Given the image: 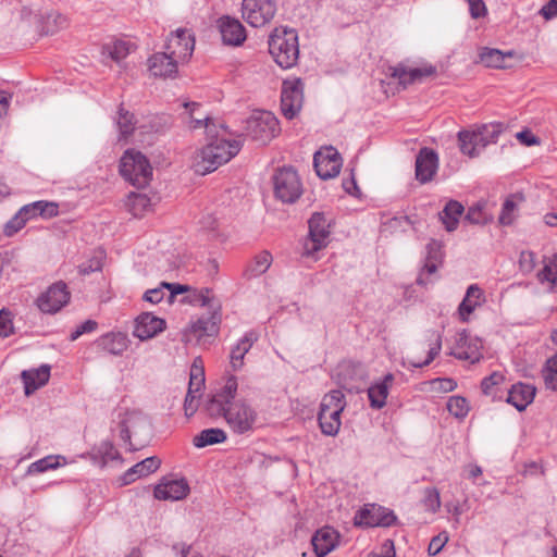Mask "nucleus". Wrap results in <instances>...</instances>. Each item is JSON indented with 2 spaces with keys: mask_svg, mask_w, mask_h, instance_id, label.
<instances>
[{
  "mask_svg": "<svg viewBox=\"0 0 557 557\" xmlns=\"http://www.w3.org/2000/svg\"><path fill=\"white\" fill-rule=\"evenodd\" d=\"M256 419V410L245 401L231 404L225 412L228 426L238 434L252 430Z\"/></svg>",
  "mask_w": 557,
  "mask_h": 557,
  "instance_id": "nucleus-10",
  "label": "nucleus"
},
{
  "mask_svg": "<svg viewBox=\"0 0 557 557\" xmlns=\"http://www.w3.org/2000/svg\"><path fill=\"white\" fill-rule=\"evenodd\" d=\"M197 398H198V395L194 393V389L187 391L185 401H184L185 414L187 417L193 416L197 411V408H198Z\"/></svg>",
  "mask_w": 557,
  "mask_h": 557,
  "instance_id": "nucleus-63",
  "label": "nucleus"
},
{
  "mask_svg": "<svg viewBox=\"0 0 557 557\" xmlns=\"http://www.w3.org/2000/svg\"><path fill=\"white\" fill-rule=\"evenodd\" d=\"M58 205L55 202H49V201H35L28 205L24 206V211L27 212V210H36L37 216H42L46 219L53 218L58 215Z\"/></svg>",
  "mask_w": 557,
  "mask_h": 557,
  "instance_id": "nucleus-41",
  "label": "nucleus"
},
{
  "mask_svg": "<svg viewBox=\"0 0 557 557\" xmlns=\"http://www.w3.org/2000/svg\"><path fill=\"white\" fill-rule=\"evenodd\" d=\"M226 440V433L222 429H206L196 435L193 443L202 448L209 445L220 444Z\"/></svg>",
  "mask_w": 557,
  "mask_h": 557,
  "instance_id": "nucleus-37",
  "label": "nucleus"
},
{
  "mask_svg": "<svg viewBox=\"0 0 557 557\" xmlns=\"http://www.w3.org/2000/svg\"><path fill=\"white\" fill-rule=\"evenodd\" d=\"M189 493L185 479L163 480L154 487V497L161 500H181Z\"/></svg>",
  "mask_w": 557,
  "mask_h": 557,
  "instance_id": "nucleus-17",
  "label": "nucleus"
},
{
  "mask_svg": "<svg viewBox=\"0 0 557 557\" xmlns=\"http://www.w3.org/2000/svg\"><path fill=\"white\" fill-rule=\"evenodd\" d=\"M422 502L426 510L435 513L441 508V496L438 490L435 487L425 488Z\"/></svg>",
  "mask_w": 557,
  "mask_h": 557,
  "instance_id": "nucleus-52",
  "label": "nucleus"
},
{
  "mask_svg": "<svg viewBox=\"0 0 557 557\" xmlns=\"http://www.w3.org/2000/svg\"><path fill=\"white\" fill-rule=\"evenodd\" d=\"M269 51L282 69L293 67L299 57L296 30L275 28L269 38Z\"/></svg>",
  "mask_w": 557,
  "mask_h": 557,
  "instance_id": "nucleus-2",
  "label": "nucleus"
},
{
  "mask_svg": "<svg viewBox=\"0 0 557 557\" xmlns=\"http://www.w3.org/2000/svg\"><path fill=\"white\" fill-rule=\"evenodd\" d=\"M391 76L397 78L399 84L407 86L414 82L421 81L423 77L431 76L435 73V67L430 65L425 67H406L403 64H398L391 67Z\"/></svg>",
  "mask_w": 557,
  "mask_h": 557,
  "instance_id": "nucleus-22",
  "label": "nucleus"
},
{
  "mask_svg": "<svg viewBox=\"0 0 557 557\" xmlns=\"http://www.w3.org/2000/svg\"><path fill=\"white\" fill-rule=\"evenodd\" d=\"M98 346L115 356L122 355L128 347V338L127 335L117 332V333H108L102 335L98 342Z\"/></svg>",
  "mask_w": 557,
  "mask_h": 557,
  "instance_id": "nucleus-30",
  "label": "nucleus"
},
{
  "mask_svg": "<svg viewBox=\"0 0 557 557\" xmlns=\"http://www.w3.org/2000/svg\"><path fill=\"white\" fill-rule=\"evenodd\" d=\"M219 28L222 40L225 45L239 46L246 39V29L244 25L234 17L222 16L219 20Z\"/></svg>",
  "mask_w": 557,
  "mask_h": 557,
  "instance_id": "nucleus-18",
  "label": "nucleus"
},
{
  "mask_svg": "<svg viewBox=\"0 0 557 557\" xmlns=\"http://www.w3.org/2000/svg\"><path fill=\"white\" fill-rule=\"evenodd\" d=\"M483 299V292L476 285L472 284L468 287L465 298L459 305L458 311L462 321H467L468 317L474 311V309L481 305Z\"/></svg>",
  "mask_w": 557,
  "mask_h": 557,
  "instance_id": "nucleus-31",
  "label": "nucleus"
},
{
  "mask_svg": "<svg viewBox=\"0 0 557 557\" xmlns=\"http://www.w3.org/2000/svg\"><path fill=\"white\" fill-rule=\"evenodd\" d=\"M309 235L304 244L302 256L312 257L326 247L330 236V223L321 212H314L308 221Z\"/></svg>",
  "mask_w": 557,
  "mask_h": 557,
  "instance_id": "nucleus-7",
  "label": "nucleus"
},
{
  "mask_svg": "<svg viewBox=\"0 0 557 557\" xmlns=\"http://www.w3.org/2000/svg\"><path fill=\"white\" fill-rule=\"evenodd\" d=\"M208 138L210 141L197 152L193 162L195 172L201 175L213 172L228 162L242 147L239 140L222 138L216 131L213 133V137Z\"/></svg>",
  "mask_w": 557,
  "mask_h": 557,
  "instance_id": "nucleus-1",
  "label": "nucleus"
},
{
  "mask_svg": "<svg viewBox=\"0 0 557 557\" xmlns=\"http://www.w3.org/2000/svg\"><path fill=\"white\" fill-rule=\"evenodd\" d=\"M237 386V380L235 376L232 375L226 380L225 385L219 393H216V395L221 397L223 400H225L230 406L231 404H233L232 400L236 396Z\"/></svg>",
  "mask_w": 557,
  "mask_h": 557,
  "instance_id": "nucleus-53",
  "label": "nucleus"
},
{
  "mask_svg": "<svg viewBox=\"0 0 557 557\" xmlns=\"http://www.w3.org/2000/svg\"><path fill=\"white\" fill-rule=\"evenodd\" d=\"M446 408L457 419H463L469 412V405L461 396H451L447 400Z\"/></svg>",
  "mask_w": 557,
  "mask_h": 557,
  "instance_id": "nucleus-45",
  "label": "nucleus"
},
{
  "mask_svg": "<svg viewBox=\"0 0 557 557\" xmlns=\"http://www.w3.org/2000/svg\"><path fill=\"white\" fill-rule=\"evenodd\" d=\"M482 342L478 337L471 336L466 330L458 333L456 346L450 355L460 360H467L471 363L480 361L482 358Z\"/></svg>",
  "mask_w": 557,
  "mask_h": 557,
  "instance_id": "nucleus-13",
  "label": "nucleus"
},
{
  "mask_svg": "<svg viewBox=\"0 0 557 557\" xmlns=\"http://www.w3.org/2000/svg\"><path fill=\"white\" fill-rule=\"evenodd\" d=\"M183 106L188 110L189 127L193 129L205 127L207 136L213 137V133L215 132V124L213 120L208 115H203V117L195 116V111L200 110L201 106L198 102H184Z\"/></svg>",
  "mask_w": 557,
  "mask_h": 557,
  "instance_id": "nucleus-35",
  "label": "nucleus"
},
{
  "mask_svg": "<svg viewBox=\"0 0 557 557\" xmlns=\"http://www.w3.org/2000/svg\"><path fill=\"white\" fill-rule=\"evenodd\" d=\"M540 282H549L555 284L557 282V255H554L544 268L537 273Z\"/></svg>",
  "mask_w": 557,
  "mask_h": 557,
  "instance_id": "nucleus-49",
  "label": "nucleus"
},
{
  "mask_svg": "<svg viewBox=\"0 0 557 557\" xmlns=\"http://www.w3.org/2000/svg\"><path fill=\"white\" fill-rule=\"evenodd\" d=\"M14 327L12 322V313L9 310H0V337L5 338L13 334Z\"/></svg>",
  "mask_w": 557,
  "mask_h": 557,
  "instance_id": "nucleus-55",
  "label": "nucleus"
},
{
  "mask_svg": "<svg viewBox=\"0 0 557 557\" xmlns=\"http://www.w3.org/2000/svg\"><path fill=\"white\" fill-rule=\"evenodd\" d=\"M228 409V404L219 397L216 394L213 395L206 405V410L210 417H224Z\"/></svg>",
  "mask_w": 557,
  "mask_h": 557,
  "instance_id": "nucleus-50",
  "label": "nucleus"
},
{
  "mask_svg": "<svg viewBox=\"0 0 557 557\" xmlns=\"http://www.w3.org/2000/svg\"><path fill=\"white\" fill-rule=\"evenodd\" d=\"M116 124L120 129L121 136L125 138L129 136L135 128L134 115L128 111L124 110L123 108H120Z\"/></svg>",
  "mask_w": 557,
  "mask_h": 557,
  "instance_id": "nucleus-48",
  "label": "nucleus"
},
{
  "mask_svg": "<svg viewBox=\"0 0 557 557\" xmlns=\"http://www.w3.org/2000/svg\"><path fill=\"white\" fill-rule=\"evenodd\" d=\"M446 542H447L446 535L442 536V534H440L437 536H434L431 540L429 547H428L429 554L431 556H435L436 554H438L442 550V548L444 547Z\"/></svg>",
  "mask_w": 557,
  "mask_h": 557,
  "instance_id": "nucleus-64",
  "label": "nucleus"
},
{
  "mask_svg": "<svg viewBox=\"0 0 557 557\" xmlns=\"http://www.w3.org/2000/svg\"><path fill=\"white\" fill-rule=\"evenodd\" d=\"M120 173L137 188L146 187L152 178V168L140 151L128 149L120 161Z\"/></svg>",
  "mask_w": 557,
  "mask_h": 557,
  "instance_id": "nucleus-3",
  "label": "nucleus"
},
{
  "mask_svg": "<svg viewBox=\"0 0 557 557\" xmlns=\"http://www.w3.org/2000/svg\"><path fill=\"white\" fill-rule=\"evenodd\" d=\"M543 377L546 387L557 391V354L546 361Z\"/></svg>",
  "mask_w": 557,
  "mask_h": 557,
  "instance_id": "nucleus-47",
  "label": "nucleus"
},
{
  "mask_svg": "<svg viewBox=\"0 0 557 557\" xmlns=\"http://www.w3.org/2000/svg\"><path fill=\"white\" fill-rule=\"evenodd\" d=\"M463 211V206L457 200H449L445 205L438 215L447 232H453L457 228Z\"/></svg>",
  "mask_w": 557,
  "mask_h": 557,
  "instance_id": "nucleus-33",
  "label": "nucleus"
},
{
  "mask_svg": "<svg viewBox=\"0 0 557 557\" xmlns=\"http://www.w3.org/2000/svg\"><path fill=\"white\" fill-rule=\"evenodd\" d=\"M98 326V323L94 320H86L81 325H78L70 335V339L72 342L76 341L79 336L85 333L94 332Z\"/></svg>",
  "mask_w": 557,
  "mask_h": 557,
  "instance_id": "nucleus-62",
  "label": "nucleus"
},
{
  "mask_svg": "<svg viewBox=\"0 0 557 557\" xmlns=\"http://www.w3.org/2000/svg\"><path fill=\"white\" fill-rule=\"evenodd\" d=\"M422 345L429 347L428 357L422 362L409 361V366L412 368L426 367L438 356L442 349L441 333L434 330H428L423 335Z\"/></svg>",
  "mask_w": 557,
  "mask_h": 557,
  "instance_id": "nucleus-29",
  "label": "nucleus"
},
{
  "mask_svg": "<svg viewBox=\"0 0 557 557\" xmlns=\"http://www.w3.org/2000/svg\"><path fill=\"white\" fill-rule=\"evenodd\" d=\"M313 165L317 175L322 180H329L337 176L342 168V159L338 151L329 147L323 151H318L313 157Z\"/></svg>",
  "mask_w": 557,
  "mask_h": 557,
  "instance_id": "nucleus-12",
  "label": "nucleus"
},
{
  "mask_svg": "<svg viewBox=\"0 0 557 557\" xmlns=\"http://www.w3.org/2000/svg\"><path fill=\"white\" fill-rule=\"evenodd\" d=\"M438 168L437 153L428 147L420 149L416 158V178L425 184L433 180Z\"/></svg>",
  "mask_w": 557,
  "mask_h": 557,
  "instance_id": "nucleus-15",
  "label": "nucleus"
},
{
  "mask_svg": "<svg viewBox=\"0 0 557 557\" xmlns=\"http://www.w3.org/2000/svg\"><path fill=\"white\" fill-rule=\"evenodd\" d=\"M149 431V422L145 414L139 411L126 412L120 421V437L126 443L134 435Z\"/></svg>",
  "mask_w": 557,
  "mask_h": 557,
  "instance_id": "nucleus-16",
  "label": "nucleus"
},
{
  "mask_svg": "<svg viewBox=\"0 0 557 557\" xmlns=\"http://www.w3.org/2000/svg\"><path fill=\"white\" fill-rule=\"evenodd\" d=\"M304 104V83L301 78L284 79L281 88V112L293 120L298 115Z\"/></svg>",
  "mask_w": 557,
  "mask_h": 557,
  "instance_id": "nucleus-6",
  "label": "nucleus"
},
{
  "mask_svg": "<svg viewBox=\"0 0 557 557\" xmlns=\"http://www.w3.org/2000/svg\"><path fill=\"white\" fill-rule=\"evenodd\" d=\"M161 460L158 457H148L129 468L121 478L122 485H128L141 476H146L159 469Z\"/></svg>",
  "mask_w": 557,
  "mask_h": 557,
  "instance_id": "nucleus-25",
  "label": "nucleus"
},
{
  "mask_svg": "<svg viewBox=\"0 0 557 557\" xmlns=\"http://www.w3.org/2000/svg\"><path fill=\"white\" fill-rule=\"evenodd\" d=\"M345 408L344 394L341 391H331L326 394L320 405V411H333L341 414Z\"/></svg>",
  "mask_w": 557,
  "mask_h": 557,
  "instance_id": "nucleus-40",
  "label": "nucleus"
},
{
  "mask_svg": "<svg viewBox=\"0 0 557 557\" xmlns=\"http://www.w3.org/2000/svg\"><path fill=\"white\" fill-rule=\"evenodd\" d=\"M484 209L485 202H478L471 206L467 211L465 220L468 221L470 224L488 223L492 220V218L485 212Z\"/></svg>",
  "mask_w": 557,
  "mask_h": 557,
  "instance_id": "nucleus-44",
  "label": "nucleus"
},
{
  "mask_svg": "<svg viewBox=\"0 0 557 557\" xmlns=\"http://www.w3.org/2000/svg\"><path fill=\"white\" fill-rule=\"evenodd\" d=\"M277 11L275 0H243V18L252 27L269 24Z\"/></svg>",
  "mask_w": 557,
  "mask_h": 557,
  "instance_id": "nucleus-8",
  "label": "nucleus"
},
{
  "mask_svg": "<svg viewBox=\"0 0 557 557\" xmlns=\"http://www.w3.org/2000/svg\"><path fill=\"white\" fill-rule=\"evenodd\" d=\"M272 256L268 251H262L255 257L253 262L247 268L249 276H259L263 274L271 265Z\"/></svg>",
  "mask_w": 557,
  "mask_h": 557,
  "instance_id": "nucleus-43",
  "label": "nucleus"
},
{
  "mask_svg": "<svg viewBox=\"0 0 557 557\" xmlns=\"http://www.w3.org/2000/svg\"><path fill=\"white\" fill-rule=\"evenodd\" d=\"M339 534L331 527H323L315 531L311 539L317 557H324L332 552L338 543Z\"/></svg>",
  "mask_w": 557,
  "mask_h": 557,
  "instance_id": "nucleus-20",
  "label": "nucleus"
},
{
  "mask_svg": "<svg viewBox=\"0 0 557 557\" xmlns=\"http://www.w3.org/2000/svg\"><path fill=\"white\" fill-rule=\"evenodd\" d=\"M393 382L394 375L392 373H387L382 381L373 383L368 388L370 406L373 409H381L386 405V398Z\"/></svg>",
  "mask_w": 557,
  "mask_h": 557,
  "instance_id": "nucleus-27",
  "label": "nucleus"
},
{
  "mask_svg": "<svg viewBox=\"0 0 557 557\" xmlns=\"http://www.w3.org/2000/svg\"><path fill=\"white\" fill-rule=\"evenodd\" d=\"M504 381V375L498 372H493L490 376L484 377L481 382L482 392L485 395L493 393V387L500 384Z\"/></svg>",
  "mask_w": 557,
  "mask_h": 557,
  "instance_id": "nucleus-60",
  "label": "nucleus"
},
{
  "mask_svg": "<svg viewBox=\"0 0 557 557\" xmlns=\"http://www.w3.org/2000/svg\"><path fill=\"white\" fill-rule=\"evenodd\" d=\"M103 54H108L113 61L121 62L129 53V44L124 40H116L103 46Z\"/></svg>",
  "mask_w": 557,
  "mask_h": 557,
  "instance_id": "nucleus-42",
  "label": "nucleus"
},
{
  "mask_svg": "<svg viewBox=\"0 0 557 557\" xmlns=\"http://www.w3.org/2000/svg\"><path fill=\"white\" fill-rule=\"evenodd\" d=\"M513 55L512 51L503 52L498 49L483 48L480 52V61L487 67L506 69L509 67L507 60Z\"/></svg>",
  "mask_w": 557,
  "mask_h": 557,
  "instance_id": "nucleus-34",
  "label": "nucleus"
},
{
  "mask_svg": "<svg viewBox=\"0 0 557 557\" xmlns=\"http://www.w3.org/2000/svg\"><path fill=\"white\" fill-rule=\"evenodd\" d=\"M318 421L321 432L327 436H335L341 428V414L333 411H319Z\"/></svg>",
  "mask_w": 557,
  "mask_h": 557,
  "instance_id": "nucleus-38",
  "label": "nucleus"
},
{
  "mask_svg": "<svg viewBox=\"0 0 557 557\" xmlns=\"http://www.w3.org/2000/svg\"><path fill=\"white\" fill-rule=\"evenodd\" d=\"M98 454L102 458V466L107 465L109 461H114L120 459V454L115 449L112 443L102 442L98 447Z\"/></svg>",
  "mask_w": 557,
  "mask_h": 557,
  "instance_id": "nucleus-54",
  "label": "nucleus"
},
{
  "mask_svg": "<svg viewBox=\"0 0 557 557\" xmlns=\"http://www.w3.org/2000/svg\"><path fill=\"white\" fill-rule=\"evenodd\" d=\"M190 302L201 307H208L209 309H214L213 297L211 296V290L209 288H202L196 292L190 299Z\"/></svg>",
  "mask_w": 557,
  "mask_h": 557,
  "instance_id": "nucleus-56",
  "label": "nucleus"
},
{
  "mask_svg": "<svg viewBox=\"0 0 557 557\" xmlns=\"http://www.w3.org/2000/svg\"><path fill=\"white\" fill-rule=\"evenodd\" d=\"M70 296L66 284L60 281L52 284L40 295L37 299V305L45 313H55L69 302Z\"/></svg>",
  "mask_w": 557,
  "mask_h": 557,
  "instance_id": "nucleus-11",
  "label": "nucleus"
},
{
  "mask_svg": "<svg viewBox=\"0 0 557 557\" xmlns=\"http://www.w3.org/2000/svg\"><path fill=\"white\" fill-rule=\"evenodd\" d=\"M458 141L460 151L470 158L478 157L486 147L478 129L460 131L458 133Z\"/></svg>",
  "mask_w": 557,
  "mask_h": 557,
  "instance_id": "nucleus-28",
  "label": "nucleus"
},
{
  "mask_svg": "<svg viewBox=\"0 0 557 557\" xmlns=\"http://www.w3.org/2000/svg\"><path fill=\"white\" fill-rule=\"evenodd\" d=\"M128 206L134 215H139L151 206L150 199L144 194H131Z\"/></svg>",
  "mask_w": 557,
  "mask_h": 557,
  "instance_id": "nucleus-51",
  "label": "nucleus"
},
{
  "mask_svg": "<svg viewBox=\"0 0 557 557\" xmlns=\"http://www.w3.org/2000/svg\"><path fill=\"white\" fill-rule=\"evenodd\" d=\"M203 382V370L202 368L197 367L195 362L190 373L188 389H194V393L197 394L200 392Z\"/></svg>",
  "mask_w": 557,
  "mask_h": 557,
  "instance_id": "nucleus-59",
  "label": "nucleus"
},
{
  "mask_svg": "<svg viewBox=\"0 0 557 557\" xmlns=\"http://www.w3.org/2000/svg\"><path fill=\"white\" fill-rule=\"evenodd\" d=\"M65 463V458L59 455H50L45 458H41L28 467V474L42 473L48 470L57 469L58 467Z\"/></svg>",
  "mask_w": 557,
  "mask_h": 557,
  "instance_id": "nucleus-39",
  "label": "nucleus"
},
{
  "mask_svg": "<svg viewBox=\"0 0 557 557\" xmlns=\"http://www.w3.org/2000/svg\"><path fill=\"white\" fill-rule=\"evenodd\" d=\"M164 327V320L149 312H145L136 319L133 334L140 341H145L156 336L158 333L162 332Z\"/></svg>",
  "mask_w": 557,
  "mask_h": 557,
  "instance_id": "nucleus-19",
  "label": "nucleus"
},
{
  "mask_svg": "<svg viewBox=\"0 0 557 557\" xmlns=\"http://www.w3.org/2000/svg\"><path fill=\"white\" fill-rule=\"evenodd\" d=\"M478 132L480 136L482 137L483 143L485 146L495 143L499 136V134L503 132V124L502 123H491V124H483L479 126Z\"/></svg>",
  "mask_w": 557,
  "mask_h": 557,
  "instance_id": "nucleus-46",
  "label": "nucleus"
},
{
  "mask_svg": "<svg viewBox=\"0 0 557 557\" xmlns=\"http://www.w3.org/2000/svg\"><path fill=\"white\" fill-rule=\"evenodd\" d=\"M148 62L153 76L174 77L177 73L178 62L168 51L154 53Z\"/></svg>",
  "mask_w": 557,
  "mask_h": 557,
  "instance_id": "nucleus-21",
  "label": "nucleus"
},
{
  "mask_svg": "<svg viewBox=\"0 0 557 557\" xmlns=\"http://www.w3.org/2000/svg\"><path fill=\"white\" fill-rule=\"evenodd\" d=\"M21 377L24 383L25 395L29 396L49 381L50 367L42 364L38 369L24 370Z\"/></svg>",
  "mask_w": 557,
  "mask_h": 557,
  "instance_id": "nucleus-24",
  "label": "nucleus"
},
{
  "mask_svg": "<svg viewBox=\"0 0 557 557\" xmlns=\"http://www.w3.org/2000/svg\"><path fill=\"white\" fill-rule=\"evenodd\" d=\"M536 265L535 253L533 251H522L519 258L520 271L524 274L531 273Z\"/></svg>",
  "mask_w": 557,
  "mask_h": 557,
  "instance_id": "nucleus-57",
  "label": "nucleus"
},
{
  "mask_svg": "<svg viewBox=\"0 0 557 557\" xmlns=\"http://www.w3.org/2000/svg\"><path fill=\"white\" fill-rule=\"evenodd\" d=\"M536 389L534 386L524 383H517L508 392L507 403L517 410L523 411L534 399Z\"/></svg>",
  "mask_w": 557,
  "mask_h": 557,
  "instance_id": "nucleus-23",
  "label": "nucleus"
},
{
  "mask_svg": "<svg viewBox=\"0 0 557 557\" xmlns=\"http://www.w3.org/2000/svg\"><path fill=\"white\" fill-rule=\"evenodd\" d=\"M396 519L393 510L376 504H367L356 512L354 524L364 528L391 527Z\"/></svg>",
  "mask_w": 557,
  "mask_h": 557,
  "instance_id": "nucleus-9",
  "label": "nucleus"
},
{
  "mask_svg": "<svg viewBox=\"0 0 557 557\" xmlns=\"http://www.w3.org/2000/svg\"><path fill=\"white\" fill-rule=\"evenodd\" d=\"M258 336L253 332L246 333L231 351V366L234 371L239 370L244 364V357L250 350Z\"/></svg>",
  "mask_w": 557,
  "mask_h": 557,
  "instance_id": "nucleus-32",
  "label": "nucleus"
},
{
  "mask_svg": "<svg viewBox=\"0 0 557 557\" xmlns=\"http://www.w3.org/2000/svg\"><path fill=\"white\" fill-rule=\"evenodd\" d=\"M25 224V219L21 215V212L17 211V213L5 224L4 233L7 236H12L23 228Z\"/></svg>",
  "mask_w": 557,
  "mask_h": 557,
  "instance_id": "nucleus-61",
  "label": "nucleus"
},
{
  "mask_svg": "<svg viewBox=\"0 0 557 557\" xmlns=\"http://www.w3.org/2000/svg\"><path fill=\"white\" fill-rule=\"evenodd\" d=\"M165 48L177 62H185L194 52L195 38L188 30L177 29L171 34Z\"/></svg>",
  "mask_w": 557,
  "mask_h": 557,
  "instance_id": "nucleus-14",
  "label": "nucleus"
},
{
  "mask_svg": "<svg viewBox=\"0 0 557 557\" xmlns=\"http://www.w3.org/2000/svg\"><path fill=\"white\" fill-rule=\"evenodd\" d=\"M219 317L218 313L210 312L208 315H203L199 318L193 325H191V332L197 337L202 336H213L218 333L219 327Z\"/></svg>",
  "mask_w": 557,
  "mask_h": 557,
  "instance_id": "nucleus-36",
  "label": "nucleus"
},
{
  "mask_svg": "<svg viewBox=\"0 0 557 557\" xmlns=\"http://www.w3.org/2000/svg\"><path fill=\"white\" fill-rule=\"evenodd\" d=\"M246 132L252 140L265 145L278 134V121L269 111H258L247 120Z\"/></svg>",
  "mask_w": 557,
  "mask_h": 557,
  "instance_id": "nucleus-4",
  "label": "nucleus"
},
{
  "mask_svg": "<svg viewBox=\"0 0 557 557\" xmlns=\"http://www.w3.org/2000/svg\"><path fill=\"white\" fill-rule=\"evenodd\" d=\"M516 210V203L512 197L505 200L502 212L499 214V223L503 225H509L513 221V211Z\"/></svg>",
  "mask_w": 557,
  "mask_h": 557,
  "instance_id": "nucleus-58",
  "label": "nucleus"
},
{
  "mask_svg": "<svg viewBox=\"0 0 557 557\" xmlns=\"http://www.w3.org/2000/svg\"><path fill=\"white\" fill-rule=\"evenodd\" d=\"M274 194L285 203H294L302 194V185L297 172L292 168H282L273 176Z\"/></svg>",
  "mask_w": 557,
  "mask_h": 557,
  "instance_id": "nucleus-5",
  "label": "nucleus"
},
{
  "mask_svg": "<svg viewBox=\"0 0 557 557\" xmlns=\"http://www.w3.org/2000/svg\"><path fill=\"white\" fill-rule=\"evenodd\" d=\"M66 25V17L53 10L42 12L37 20V28L41 35H53Z\"/></svg>",
  "mask_w": 557,
  "mask_h": 557,
  "instance_id": "nucleus-26",
  "label": "nucleus"
}]
</instances>
